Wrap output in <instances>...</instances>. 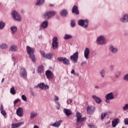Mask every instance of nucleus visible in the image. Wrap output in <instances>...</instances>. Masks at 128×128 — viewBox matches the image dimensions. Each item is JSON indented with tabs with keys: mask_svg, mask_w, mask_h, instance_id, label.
<instances>
[{
	"mask_svg": "<svg viewBox=\"0 0 128 128\" xmlns=\"http://www.w3.org/2000/svg\"><path fill=\"white\" fill-rule=\"evenodd\" d=\"M39 88L42 90H46L50 88V86L48 85H45L44 83H41L38 84Z\"/></svg>",
	"mask_w": 128,
	"mask_h": 128,
	"instance_id": "nucleus-19",
	"label": "nucleus"
},
{
	"mask_svg": "<svg viewBox=\"0 0 128 128\" xmlns=\"http://www.w3.org/2000/svg\"><path fill=\"white\" fill-rule=\"evenodd\" d=\"M72 14H76V15L80 14V11L78 10V7L76 6H74L72 8Z\"/></svg>",
	"mask_w": 128,
	"mask_h": 128,
	"instance_id": "nucleus-15",
	"label": "nucleus"
},
{
	"mask_svg": "<svg viewBox=\"0 0 128 128\" xmlns=\"http://www.w3.org/2000/svg\"><path fill=\"white\" fill-rule=\"evenodd\" d=\"M78 24L83 28H88V20H80L78 21Z\"/></svg>",
	"mask_w": 128,
	"mask_h": 128,
	"instance_id": "nucleus-4",
	"label": "nucleus"
},
{
	"mask_svg": "<svg viewBox=\"0 0 128 128\" xmlns=\"http://www.w3.org/2000/svg\"><path fill=\"white\" fill-rule=\"evenodd\" d=\"M124 80H126V82H128V74H126L124 76Z\"/></svg>",
	"mask_w": 128,
	"mask_h": 128,
	"instance_id": "nucleus-41",
	"label": "nucleus"
},
{
	"mask_svg": "<svg viewBox=\"0 0 128 128\" xmlns=\"http://www.w3.org/2000/svg\"><path fill=\"white\" fill-rule=\"evenodd\" d=\"M89 56H90V48H86L84 51V56L86 60H88Z\"/></svg>",
	"mask_w": 128,
	"mask_h": 128,
	"instance_id": "nucleus-16",
	"label": "nucleus"
},
{
	"mask_svg": "<svg viewBox=\"0 0 128 128\" xmlns=\"http://www.w3.org/2000/svg\"><path fill=\"white\" fill-rule=\"evenodd\" d=\"M44 68L43 66H40L38 68V74H42V72H44Z\"/></svg>",
	"mask_w": 128,
	"mask_h": 128,
	"instance_id": "nucleus-24",
	"label": "nucleus"
},
{
	"mask_svg": "<svg viewBox=\"0 0 128 128\" xmlns=\"http://www.w3.org/2000/svg\"><path fill=\"white\" fill-rule=\"evenodd\" d=\"M100 75L102 76V78H104V76L106 74V70H102L100 72Z\"/></svg>",
	"mask_w": 128,
	"mask_h": 128,
	"instance_id": "nucleus-39",
	"label": "nucleus"
},
{
	"mask_svg": "<svg viewBox=\"0 0 128 128\" xmlns=\"http://www.w3.org/2000/svg\"><path fill=\"white\" fill-rule=\"evenodd\" d=\"M43 4H44V0H38L36 6H42Z\"/></svg>",
	"mask_w": 128,
	"mask_h": 128,
	"instance_id": "nucleus-31",
	"label": "nucleus"
},
{
	"mask_svg": "<svg viewBox=\"0 0 128 128\" xmlns=\"http://www.w3.org/2000/svg\"><path fill=\"white\" fill-rule=\"evenodd\" d=\"M20 76L21 78H26L28 76V72H26V70L24 68H21Z\"/></svg>",
	"mask_w": 128,
	"mask_h": 128,
	"instance_id": "nucleus-9",
	"label": "nucleus"
},
{
	"mask_svg": "<svg viewBox=\"0 0 128 128\" xmlns=\"http://www.w3.org/2000/svg\"><path fill=\"white\" fill-rule=\"evenodd\" d=\"M71 74H76V72H74V70H72L71 71Z\"/></svg>",
	"mask_w": 128,
	"mask_h": 128,
	"instance_id": "nucleus-52",
	"label": "nucleus"
},
{
	"mask_svg": "<svg viewBox=\"0 0 128 128\" xmlns=\"http://www.w3.org/2000/svg\"><path fill=\"white\" fill-rule=\"evenodd\" d=\"M11 14L14 20H18V22H20V20H22V17H20V15L19 14L16 10L12 12Z\"/></svg>",
	"mask_w": 128,
	"mask_h": 128,
	"instance_id": "nucleus-3",
	"label": "nucleus"
},
{
	"mask_svg": "<svg viewBox=\"0 0 128 128\" xmlns=\"http://www.w3.org/2000/svg\"><path fill=\"white\" fill-rule=\"evenodd\" d=\"M26 52L29 54L30 58L32 59V62H36V56H34V48L27 46L26 48Z\"/></svg>",
	"mask_w": 128,
	"mask_h": 128,
	"instance_id": "nucleus-1",
	"label": "nucleus"
},
{
	"mask_svg": "<svg viewBox=\"0 0 128 128\" xmlns=\"http://www.w3.org/2000/svg\"><path fill=\"white\" fill-rule=\"evenodd\" d=\"M57 104L58 105V106L56 107V108H58V110H60V103L58 102Z\"/></svg>",
	"mask_w": 128,
	"mask_h": 128,
	"instance_id": "nucleus-50",
	"label": "nucleus"
},
{
	"mask_svg": "<svg viewBox=\"0 0 128 128\" xmlns=\"http://www.w3.org/2000/svg\"><path fill=\"white\" fill-rule=\"evenodd\" d=\"M4 82V78H3L2 79V80L1 82Z\"/></svg>",
	"mask_w": 128,
	"mask_h": 128,
	"instance_id": "nucleus-58",
	"label": "nucleus"
},
{
	"mask_svg": "<svg viewBox=\"0 0 128 128\" xmlns=\"http://www.w3.org/2000/svg\"><path fill=\"white\" fill-rule=\"evenodd\" d=\"M97 44H104L106 42V39L102 36H100L97 38Z\"/></svg>",
	"mask_w": 128,
	"mask_h": 128,
	"instance_id": "nucleus-11",
	"label": "nucleus"
},
{
	"mask_svg": "<svg viewBox=\"0 0 128 128\" xmlns=\"http://www.w3.org/2000/svg\"><path fill=\"white\" fill-rule=\"evenodd\" d=\"M95 88H98V86H95Z\"/></svg>",
	"mask_w": 128,
	"mask_h": 128,
	"instance_id": "nucleus-60",
	"label": "nucleus"
},
{
	"mask_svg": "<svg viewBox=\"0 0 128 128\" xmlns=\"http://www.w3.org/2000/svg\"><path fill=\"white\" fill-rule=\"evenodd\" d=\"M49 6H50L51 8H52V6H54V4H50Z\"/></svg>",
	"mask_w": 128,
	"mask_h": 128,
	"instance_id": "nucleus-54",
	"label": "nucleus"
},
{
	"mask_svg": "<svg viewBox=\"0 0 128 128\" xmlns=\"http://www.w3.org/2000/svg\"><path fill=\"white\" fill-rule=\"evenodd\" d=\"M70 103L72 104V100H70Z\"/></svg>",
	"mask_w": 128,
	"mask_h": 128,
	"instance_id": "nucleus-59",
	"label": "nucleus"
},
{
	"mask_svg": "<svg viewBox=\"0 0 128 128\" xmlns=\"http://www.w3.org/2000/svg\"><path fill=\"white\" fill-rule=\"evenodd\" d=\"M54 56V54L52 53H48L44 56V58H48V60H50Z\"/></svg>",
	"mask_w": 128,
	"mask_h": 128,
	"instance_id": "nucleus-26",
	"label": "nucleus"
},
{
	"mask_svg": "<svg viewBox=\"0 0 128 128\" xmlns=\"http://www.w3.org/2000/svg\"><path fill=\"white\" fill-rule=\"evenodd\" d=\"M92 98H93V100H94L96 102L97 104H100V102H102V99L96 96V95H92Z\"/></svg>",
	"mask_w": 128,
	"mask_h": 128,
	"instance_id": "nucleus-18",
	"label": "nucleus"
},
{
	"mask_svg": "<svg viewBox=\"0 0 128 128\" xmlns=\"http://www.w3.org/2000/svg\"><path fill=\"white\" fill-rule=\"evenodd\" d=\"M88 126H89L90 128H94V126L92 124H89Z\"/></svg>",
	"mask_w": 128,
	"mask_h": 128,
	"instance_id": "nucleus-48",
	"label": "nucleus"
},
{
	"mask_svg": "<svg viewBox=\"0 0 128 128\" xmlns=\"http://www.w3.org/2000/svg\"><path fill=\"white\" fill-rule=\"evenodd\" d=\"M70 58L74 64L78 62V52H76L71 56Z\"/></svg>",
	"mask_w": 128,
	"mask_h": 128,
	"instance_id": "nucleus-5",
	"label": "nucleus"
},
{
	"mask_svg": "<svg viewBox=\"0 0 128 128\" xmlns=\"http://www.w3.org/2000/svg\"><path fill=\"white\" fill-rule=\"evenodd\" d=\"M46 76L48 80H52V78H54V74H52V72L50 70L46 71Z\"/></svg>",
	"mask_w": 128,
	"mask_h": 128,
	"instance_id": "nucleus-12",
	"label": "nucleus"
},
{
	"mask_svg": "<svg viewBox=\"0 0 128 128\" xmlns=\"http://www.w3.org/2000/svg\"><path fill=\"white\" fill-rule=\"evenodd\" d=\"M64 112L67 116H70V114H72V111H70V110L66 108H64Z\"/></svg>",
	"mask_w": 128,
	"mask_h": 128,
	"instance_id": "nucleus-23",
	"label": "nucleus"
},
{
	"mask_svg": "<svg viewBox=\"0 0 128 128\" xmlns=\"http://www.w3.org/2000/svg\"><path fill=\"white\" fill-rule=\"evenodd\" d=\"M70 26L72 28H74V26H76V20H72L70 22Z\"/></svg>",
	"mask_w": 128,
	"mask_h": 128,
	"instance_id": "nucleus-38",
	"label": "nucleus"
},
{
	"mask_svg": "<svg viewBox=\"0 0 128 128\" xmlns=\"http://www.w3.org/2000/svg\"><path fill=\"white\" fill-rule=\"evenodd\" d=\"M0 112H1L2 114V116H6V111H4V110H1Z\"/></svg>",
	"mask_w": 128,
	"mask_h": 128,
	"instance_id": "nucleus-40",
	"label": "nucleus"
},
{
	"mask_svg": "<svg viewBox=\"0 0 128 128\" xmlns=\"http://www.w3.org/2000/svg\"><path fill=\"white\" fill-rule=\"evenodd\" d=\"M58 62H62L64 64H65L66 66L70 65V60L66 58L59 57L58 58Z\"/></svg>",
	"mask_w": 128,
	"mask_h": 128,
	"instance_id": "nucleus-7",
	"label": "nucleus"
},
{
	"mask_svg": "<svg viewBox=\"0 0 128 128\" xmlns=\"http://www.w3.org/2000/svg\"><path fill=\"white\" fill-rule=\"evenodd\" d=\"M36 116H38V114L36 112H31L30 116V118H34Z\"/></svg>",
	"mask_w": 128,
	"mask_h": 128,
	"instance_id": "nucleus-32",
	"label": "nucleus"
},
{
	"mask_svg": "<svg viewBox=\"0 0 128 128\" xmlns=\"http://www.w3.org/2000/svg\"><path fill=\"white\" fill-rule=\"evenodd\" d=\"M122 108L124 110H128V104H126L125 106H123Z\"/></svg>",
	"mask_w": 128,
	"mask_h": 128,
	"instance_id": "nucleus-42",
	"label": "nucleus"
},
{
	"mask_svg": "<svg viewBox=\"0 0 128 128\" xmlns=\"http://www.w3.org/2000/svg\"><path fill=\"white\" fill-rule=\"evenodd\" d=\"M78 76V74H77Z\"/></svg>",
	"mask_w": 128,
	"mask_h": 128,
	"instance_id": "nucleus-61",
	"label": "nucleus"
},
{
	"mask_svg": "<svg viewBox=\"0 0 128 128\" xmlns=\"http://www.w3.org/2000/svg\"><path fill=\"white\" fill-rule=\"evenodd\" d=\"M116 76L117 78H118L120 76V73H118V74H116Z\"/></svg>",
	"mask_w": 128,
	"mask_h": 128,
	"instance_id": "nucleus-49",
	"label": "nucleus"
},
{
	"mask_svg": "<svg viewBox=\"0 0 128 128\" xmlns=\"http://www.w3.org/2000/svg\"><path fill=\"white\" fill-rule=\"evenodd\" d=\"M60 15L62 16H68V11L66 10H63L60 12Z\"/></svg>",
	"mask_w": 128,
	"mask_h": 128,
	"instance_id": "nucleus-29",
	"label": "nucleus"
},
{
	"mask_svg": "<svg viewBox=\"0 0 128 128\" xmlns=\"http://www.w3.org/2000/svg\"><path fill=\"white\" fill-rule=\"evenodd\" d=\"M110 50L114 54H116V53L118 52V49L114 47V46H110Z\"/></svg>",
	"mask_w": 128,
	"mask_h": 128,
	"instance_id": "nucleus-25",
	"label": "nucleus"
},
{
	"mask_svg": "<svg viewBox=\"0 0 128 128\" xmlns=\"http://www.w3.org/2000/svg\"><path fill=\"white\" fill-rule=\"evenodd\" d=\"M120 21L122 22H128V15L124 14V17L120 19Z\"/></svg>",
	"mask_w": 128,
	"mask_h": 128,
	"instance_id": "nucleus-22",
	"label": "nucleus"
},
{
	"mask_svg": "<svg viewBox=\"0 0 128 128\" xmlns=\"http://www.w3.org/2000/svg\"><path fill=\"white\" fill-rule=\"evenodd\" d=\"M52 48L53 50H56L58 48V37L54 36L52 42Z\"/></svg>",
	"mask_w": 128,
	"mask_h": 128,
	"instance_id": "nucleus-8",
	"label": "nucleus"
},
{
	"mask_svg": "<svg viewBox=\"0 0 128 128\" xmlns=\"http://www.w3.org/2000/svg\"><path fill=\"white\" fill-rule=\"evenodd\" d=\"M20 101V99H17V100H16L14 102V104H18V102Z\"/></svg>",
	"mask_w": 128,
	"mask_h": 128,
	"instance_id": "nucleus-47",
	"label": "nucleus"
},
{
	"mask_svg": "<svg viewBox=\"0 0 128 128\" xmlns=\"http://www.w3.org/2000/svg\"><path fill=\"white\" fill-rule=\"evenodd\" d=\"M48 26V20L44 21L40 25V30H42V28H46Z\"/></svg>",
	"mask_w": 128,
	"mask_h": 128,
	"instance_id": "nucleus-20",
	"label": "nucleus"
},
{
	"mask_svg": "<svg viewBox=\"0 0 128 128\" xmlns=\"http://www.w3.org/2000/svg\"><path fill=\"white\" fill-rule=\"evenodd\" d=\"M60 100V98H58V96H54V100L55 102H56V100Z\"/></svg>",
	"mask_w": 128,
	"mask_h": 128,
	"instance_id": "nucleus-46",
	"label": "nucleus"
},
{
	"mask_svg": "<svg viewBox=\"0 0 128 128\" xmlns=\"http://www.w3.org/2000/svg\"><path fill=\"white\" fill-rule=\"evenodd\" d=\"M94 107L92 106H88L87 107V112L89 114H94Z\"/></svg>",
	"mask_w": 128,
	"mask_h": 128,
	"instance_id": "nucleus-13",
	"label": "nucleus"
},
{
	"mask_svg": "<svg viewBox=\"0 0 128 128\" xmlns=\"http://www.w3.org/2000/svg\"><path fill=\"white\" fill-rule=\"evenodd\" d=\"M64 40H70L72 38V36L70 34H65V36L64 38Z\"/></svg>",
	"mask_w": 128,
	"mask_h": 128,
	"instance_id": "nucleus-33",
	"label": "nucleus"
},
{
	"mask_svg": "<svg viewBox=\"0 0 128 128\" xmlns=\"http://www.w3.org/2000/svg\"><path fill=\"white\" fill-rule=\"evenodd\" d=\"M106 116H108V112H106L104 113H102L101 114V120H104V118H106Z\"/></svg>",
	"mask_w": 128,
	"mask_h": 128,
	"instance_id": "nucleus-36",
	"label": "nucleus"
},
{
	"mask_svg": "<svg viewBox=\"0 0 128 128\" xmlns=\"http://www.w3.org/2000/svg\"><path fill=\"white\" fill-rule=\"evenodd\" d=\"M40 88V86H38H38H34L35 88Z\"/></svg>",
	"mask_w": 128,
	"mask_h": 128,
	"instance_id": "nucleus-55",
	"label": "nucleus"
},
{
	"mask_svg": "<svg viewBox=\"0 0 128 128\" xmlns=\"http://www.w3.org/2000/svg\"><path fill=\"white\" fill-rule=\"evenodd\" d=\"M120 122V120L118 118H116L113 120L112 121V128H116L117 125L118 124V123Z\"/></svg>",
	"mask_w": 128,
	"mask_h": 128,
	"instance_id": "nucleus-17",
	"label": "nucleus"
},
{
	"mask_svg": "<svg viewBox=\"0 0 128 128\" xmlns=\"http://www.w3.org/2000/svg\"><path fill=\"white\" fill-rule=\"evenodd\" d=\"M114 66H110V68H111L112 70H114Z\"/></svg>",
	"mask_w": 128,
	"mask_h": 128,
	"instance_id": "nucleus-56",
	"label": "nucleus"
},
{
	"mask_svg": "<svg viewBox=\"0 0 128 128\" xmlns=\"http://www.w3.org/2000/svg\"><path fill=\"white\" fill-rule=\"evenodd\" d=\"M16 114L17 116L22 118V116H24V110H22V108H19L18 109H17Z\"/></svg>",
	"mask_w": 128,
	"mask_h": 128,
	"instance_id": "nucleus-14",
	"label": "nucleus"
},
{
	"mask_svg": "<svg viewBox=\"0 0 128 128\" xmlns=\"http://www.w3.org/2000/svg\"><path fill=\"white\" fill-rule=\"evenodd\" d=\"M56 16V12L54 11L46 12L44 14V20H50L52 16Z\"/></svg>",
	"mask_w": 128,
	"mask_h": 128,
	"instance_id": "nucleus-2",
	"label": "nucleus"
},
{
	"mask_svg": "<svg viewBox=\"0 0 128 128\" xmlns=\"http://www.w3.org/2000/svg\"><path fill=\"white\" fill-rule=\"evenodd\" d=\"M11 52H18V47L16 45H13L10 47Z\"/></svg>",
	"mask_w": 128,
	"mask_h": 128,
	"instance_id": "nucleus-27",
	"label": "nucleus"
},
{
	"mask_svg": "<svg viewBox=\"0 0 128 128\" xmlns=\"http://www.w3.org/2000/svg\"><path fill=\"white\" fill-rule=\"evenodd\" d=\"M0 48H2V50L8 48V46H6V44H2L0 45Z\"/></svg>",
	"mask_w": 128,
	"mask_h": 128,
	"instance_id": "nucleus-34",
	"label": "nucleus"
},
{
	"mask_svg": "<svg viewBox=\"0 0 128 128\" xmlns=\"http://www.w3.org/2000/svg\"><path fill=\"white\" fill-rule=\"evenodd\" d=\"M40 54H41L42 56H43V58H44V56H46V54L42 50L40 51Z\"/></svg>",
	"mask_w": 128,
	"mask_h": 128,
	"instance_id": "nucleus-43",
	"label": "nucleus"
},
{
	"mask_svg": "<svg viewBox=\"0 0 128 128\" xmlns=\"http://www.w3.org/2000/svg\"><path fill=\"white\" fill-rule=\"evenodd\" d=\"M86 64V62H82L81 66H84V64Z\"/></svg>",
	"mask_w": 128,
	"mask_h": 128,
	"instance_id": "nucleus-53",
	"label": "nucleus"
},
{
	"mask_svg": "<svg viewBox=\"0 0 128 128\" xmlns=\"http://www.w3.org/2000/svg\"><path fill=\"white\" fill-rule=\"evenodd\" d=\"M22 98L23 100H24V102L26 101V96L24 95L22 96Z\"/></svg>",
	"mask_w": 128,
	"mask_h": 128,
	"instance_id": "nucleus-44",
	"label": "nucleus"
},
{
	"mask_svg": "<svg viewBox=\"0 0 128 128\" xmlns=\"http://www.w3.org/2000/svg\"><path fill=\"white\" fill-rule=\"evenodd\" d=\"M0 111L4 110V106H2V105L0 106Z\"/></svg>",
	"mask_w": 128,
	"mask_h": 128,
	"instance_id": "nucleus-51",
	"label": "nucleus"
},
{
	"mask_svg": "<svg viewBox=\"0 0 128 128\" xmlns=\"http://www.w3.org/2000/svg\"><path fill=\"white\" fill-rule=\"evenodd\" d=\"M22 126V123H18V124H12V128H20Z\"/></svg>",
	"mask_w": 128,
	"mask_h": 128,
	"instance_id": "nucleus-30",
	"label": "nucleus"
},
{
	"mask_svg": "<svg viewBox=\"0 0 128 128\" xmlns=\"http://www.w3.org/2000/svg\"><path fill=\"white\" fill-rule=\"evenodd\" d=\"M34 128H38V126L36 125H35L34 127Z\"/></svg>",
	"mask_w": 128,
	"mask_h": 128,
	"instance_id": "nucleus-57",
	"label": "nucleus"
},
{
	"mask_svg": "<svg viewBox=\"0 0 128 128\" xmlns=\"http://www.w3.org/2000/svg\"><path fill=\"white\" fill-rule=\"evenodd\" d=\"M76 116L77 118V122H84V120H86V118H82V114L80 112L76 113Z\"/></svg>",
	"mask_w": 128,
	"mask_h": 128,
	"instance_id": "nucleus-10",
	"label": "nucleus"
},
{
	"mask_svg": "<svg viewBox=\"0 0 128 128\" xmlns=\"http://www.w3.org/2000/svg\"><path fill=\"white\" fill-rule=\"evenodd\" d=\"M62 122V120H60L57 122H54V124H51L52 126H54L55 128H58L60 126Z\"/></svg>",
	"mask_w": 128,
	"mask_h": 128,
	"instance_id": "nucleus-21",
	"label": "nucleus"
},
{
	"mask_svg": "<svg viewBox=\"0 0 128 128\" xmlns=\"http://www.w3.org/2000/svg\"><path fill=\"white\" fill-rule=\"evenodd\" d=\"M11 31L12 32V34H16L18 30V28L16 26H13L10 28Z\"/></svg>",
	"mask_w": 128,
	"mask_h": 128,
	"instance_id": "nucleus-28",
	"label": "nucleus"
},
{
	"mask_svg": "<svg viewBox=\"0 0 128 128\" xmlns=\"http://www.w3.org/2000/svg\"><path fill=\"white\" fill-rule=\"evenodd\" d=\"M124 122L125 124L128 125V118H126L124 120Z\"/></svg>",
	"mask_w": 128,
	"mask_h": 128,
	"instance_id": "nucleus-45",
	"label": "nucleus"
},
{
	"mask_svg": "<svg viewBox=\"0 0 128 128\" xmlns=\"http://www.w3.org/2000/svg\"><path fill=\"white\" fill-rule=\"evenodd\" d=\"M105 98H106V104H110V100H114V95L112 92L108 93L106 96Z\"/></svg>",
	"mask_w": 128,
	"mask_h": 128,
	"instance_id": "nucleus-6",
	"label": "nucleus"
},
{
	"mask_svg": "<svg viewBox=\"0 0 128 128\" xmlns=\"http://www.w3.org/2000/svg\"><path fill=\"white\" fill-rule=\"evenodd\" d=\"M10 94H16L14 87H12L10 89Z\"/></svg>",
	"mask_w": 128,
	"mask_h": 128,
	"instance_id": "nucleus-35",
	"label": "nucleus"
},
{
	"mask_svg": "<svg viewBox=\"0 0 128 128\" xmlns=\"http://www.w3.org/2000/svg\"><path fill=\"white\" fill-rule=\"evenodd\" d=\"M5 26L6 24L4 22H0V30H2Z\"/></svg>",
	"mask_w": 128,
	"mask_h": 128,
	"instance_id": "nucleus-37",
	"label": "nucleus"
}]
</instances>
